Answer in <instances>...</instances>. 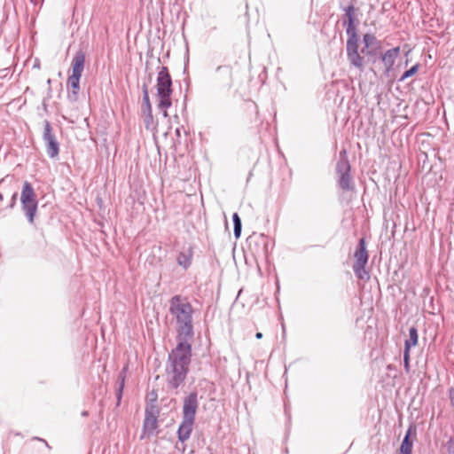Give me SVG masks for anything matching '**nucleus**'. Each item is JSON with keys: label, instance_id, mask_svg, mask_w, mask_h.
Returning <instances> with one entry per match:
<instances>
[{"label": "nucleus", "instance_id": "nucleus-1", "mask_svg": "<svg viewBox=\"0 0 454 454\" xmlns=\"http://www.w3.org/2000/svg\"><path fill=\"white\" fill-rule=\"evenodd\" d=\"M169 312L176 320V337L193 339V309L191 303L180 295H175L169 301Z\"/></svg>", "mask_w": 454, "mask_h": 454}, {"label": "nucleus", "instance_id": "nucleus-2", "mask_svg": "<svg viewBox=\"0 0 454 454\" xmlns=\"http://www.w3.org/2000/svg\"><path fill=\"white\" fill-rule=\"evenodd\" d=\"M157 96L159 98L158 109L164 117H168L167 110L172 106L171 95L172 78L167 67H161L157 74Z\"/></svg>", "mask_w": 454, "mask_h": 454}, {"label": "nucleus", "instance_id": "nucleus-3", "mask_svg": "<svg viewBox=\"0 0 454 454\" xmlns=\"http://www.w3.org/2000/svg\"><path fill=\"white\" fill-rule=\"evenodd\" d=\"M21 208L28 223L34 224L37 212L38 200L32 184L25 181L20 194Z\"/></svg>", "mask_w": 454, "mask_h": 454}, {"label": "nucleus", "instance_id": "nucleus-4", "mask_svg": "<svg viewBox=\"0 0 454 454\" xmlns=\"http://www.w3.org/2000/svg\"><path fill=\"white\" fill-rule=\"evenodd\" d=\"M176 346L168 354V360L190 366L192 360V342L193 339L176 337Z\"/></svg>", "mask_w": 454, "mask_h": 454}, {"label": "nucleus", "instance_id": "nucleus-5", "mask_svg": "<svg viewBox=\"0 0 454 454\" xmlns=\"http://www.w3.org/2000/svg\"><path fill=\"white\" fill-rule=\"evenodd\" d=\"M351 167L348 160L346 151L343 150L340 153V159L336 164V173L338 175L339 186L343 191L354 190V184L350 176Z\"/></svg>", "mask_w": 454, "mask_h": 454}, {"label": "nucleus", "instance_id": "nucleus-6", "mask_svg": "<svg viewBox=\"0 0 454 454\" xmlns=\"http://www.w3.org/2000/svg\"><path fill=\"white\" fill-rule=\"evenodd\" d=\"M189 372V366L175 362L167 361L166 375L168 384L172 388L179 387L185 380Z\"/></svg>", "mask_w": 454, "mask_h": 454}, {"label": "nucleus", "instance_id": "nucleus-7", "mask_svg": "<svg viewBox=\"0 0 454 454\" xmlns=\"http://www.w3.org/2000/svg\"><path fill=\"white\" fill-rule=\"evenodd\" d=\"M159 410L155 406L146 407L141 439L152 436L158 427Z\"/></svg>", "mask_w": 454, "mask_h": 454}, {"label": "nucleus", "instance_id": "nucleus-8", "mask_svg": "<svg viewBox=\"0 0 454 454\" xmlns=\"http://www.w3.org/2000/svg\"><path fill=\"white\" fill-rule=\"evenodd\" d=\"M44 129L43 139L46 145V153L50 158H56L59 153V144L53 132V129L49 121H44Z\"/></svg>", "mask_w": 454, "mask_h": 454}, {"label": "nucleus", "instance_id": "nucleus-9", "mask_svg": "<svg viewBox=\"0 0 454 454\" xmlns=\"http://www.w3.org/2000/svg\"><path fill=\"white\" fill-rule=\"evenodd\" d=\"M348 35L347 40V55L350 63L359 68L362 69L364 61L363 58L358 53V37L356 32H352Z\"/></svg>", "mask_w": 454, "mask_h": 454}, {"label": "nucleus", "instance_id": "nucleus-10", "mask_svg": "<svg viewBox=\"0 0 454 454\" xmlns=\"http://www.w3.org/2000/svg\"><path fill=\"white\" fill-rule=\"evenodd\" d=\"M143 121L145 124V128L147 130H153L156 127L154 122L152 105L150 102L147 87L145 85L143 89V103L141 106Z\"/></svg>", "mask_w": 454, "mask_h": 454}, {"label": "nucleus", "instance_id": "nucleus-11", "mask_svg": "<svg viewBox=\"0 0 454 454\" xmlns=\"http://www.w3.org/2000/svg\"><path fill=\"white\" fill-rule=\"evenodd\" d=\"M270 239L264 234H253L248 238L249 247L254 246V253L257 255L267 256Z\"/></svg>", "mask_w": 454, "mask_h": 454}, {"label": "nucleus", "instance_id": "nucleus-12", "mask_svg": "<svg viewBox=\"0 0 454 454\" xmlns=\"http://www.w3.org/2000/svg\"><path fill=\"white\" fill-rule=\"evenodd\" d=\"M199 402L196 392H191L184 399L183 405V419L195 421Z\"/></svg>", "mask_w": 454, "mask_h": 454}, {"label": "nucleus", "instance_id": "nucleus-13", "mask_svg": "<svg viewBox=\"0 0 454 454\" xmlns=\"http://www.w3.org/2000/svg\"><path fill=\"white\" fill-rule=\"evenodd\" d=\"M397 59V47L387 51L382 56V62L385 67V73L387 77H395L394 64Z\"/></svg>", "mask_w": 454, "mask_h": 454}, {"label": "nucleus", "instance_id": "nucleus-14", "mask_svg": "<svg viewBox=\"0 0 454 454\" xmlns=\"http://www.w3.org/2000/svg\"><path fill=\"white\" fill-rule=\"evenodd\" d=\"M417 436V429L414 426L408 428L401 446L399 447V454H411L413 442Z\"/></svg>", "mask_w": 454, "mask_h": 454}, {"label": "nucleus", "instance_id": "nucleus-15", "mask_svg": "<svg viewBox=\"0 0 454 454\" xmlns=\"http://www.w3.org/2000/svg\"><path fill=\"white\" fill-rule=\"evenodd\" d=\"M397 214L395 212L393 207H387L384 210V227L386 234L390 231L391 236L394 238L395 233V228Z\"/></svg>", "mask_w": 454, "mask_h": 454}, {"label": "nucleus", "instance_id": "nucleus-16", "mask_svg": "<svg viewBox=\"0 0 454 454\" xmlns=\"http://www.w3.org/2000/svg\"><path fill=\"white\" fill-rule=\"evenodd\" d=\"M418 343V330L416 327L411 326L409 329V339L404 342L403 362L404 366L408 368L409 363V351L411 347L416 346Z\"/></svg>", "mask_w": 454, "mask_h": 454}, {"label": "nucleus", "instance_id": "nucleus-17", "mask_svg": "<svg viewBox=\"0 0 454 454\" xmlns=\"http://www.w3.org/2000/svg\"><path fill=\"white\" fill-rule=\"evenodd\" d=\"M193 425L194 420L184 419H182V422L180 423L177 429V437L179 442L184 443V442L190 438L191 434L192 432Z\"/></svg>", "mask_w": 454, "mask_h": 454}, {"label": "nucleus", "instance_id": "nucleus-18", "mask_svg": "<svg viewBox=\"0 0 454 454\" xmlns=\"http://www.w3.org/2000/svg\"><path fill=\"white\" fill-rule=\"evenodd\" d=\"M85 64V54L82 51L75 53L72 59V74L74 76L82 77Z\"/></svg>", "mask_w": 454, "mask_h": 454}, {"label": "nucleus", "instance_id": "nucleus-19", "mask_svg": "<svg viewBox=\"0 0 454 454\" xmlns=\"http://www.w3.org/2000/svg\"><path fill=\"white\" fill-rule=\"evenodd\" d=\"M354 257L355 262L368 263L369 254L366 249V244L364 238H361L356 246Z\"/></svg>", "mask_w": 454, "mask_h": 454}, {"label": "nucleus", "instance_id": "nucleus-20", "mask_svg": "<svg viewBox=\"0 0 454 454\" xmlns=\"http://www.w3.org/2000/svg\"><path fill=\"white\" fill-rule=\"evenodd\" d=\"M80 79L81 77L74 75H70L67 79V86L72 89L71 92H69L67 96L70 101L75 102L78 99Z\"/></svg>", "mask_w": 454, "mask_h": 454}, {"label": "nucleus", "instance_id": "nucleus-21", "mask_svg": "<svg viewBox=\"0 0 454 454\" xmlns=\"http://www.w3.org/2000/svg\"><path fill=\"white\" fill-rule=\"evenodd\" d=\"M345 18H347V20H344L343 25L347 26L346 33L356 32L355 27V8L353 5H348L345 8Z\"/></svg>", "mask_w": 454, "mask_h": 454}, {"label": "nucleus", "instance_id": "nucleus-22", "mask_svg": "<svg viewBox=\"0 0 454 454\" xmlns=\"http://www.w3.org/2000/svg\"><path fill=\"white\" fill-rule=\"evenodd\" d=\"M192 257L193 251L192 247H189L186 250L182 251L178 254L176 261L179 266H181L184 270H187L192 264Z\"/></svg>", "mask_w": 454, "mask_h": 454}, {"label": "nucleus", "instance_id": "nucleus-23", "mask_svg": "<svg viewBox=\"0 0 454 454\" xmlns=\"http://www.w3.org/2000/svg\"><path fill=\"white\" fill-rule=\"evenodd\" d=\"M367 263L355 262L353 270L357 278L361 280H368L370 278L369 271L366 270Z\"/></svg>", "mask_w": 454, "mask_h": 454}, {"label": "nucleus", "instance_id": "nucleus-24", "mask_svg": "<svg viewBox=\"0 0 454 454\" xmlns=\"http://www.w3.org/2000/svg\"><path fill=\"white\" fill-rule=\"evenodd\" d=\"M125 372H126V368H123L122 371L119 373L118 380H117V388H116V399H117L116 405L117 406H119L121 404V401L122 398V393H123V388H124V385H125V378H126Z\"/></svg>", "mask_w": 454, "mask_h": 454}, {"label": "nucleus", "instance_id": "nucleus-25", "mask_svg": "<svg viewBox=\"0 0 454 454\" xmlns=\"http://www.w3.org/2000/svg\"><path fill=\"white\" fill-rule=\"evenodd\" d=\"M363 42L364 43V49L362 50V51L364 53V52H367L369 53V51H367V49L369 48H372L373 46L376 45L377 43V39L376 37L374 36V35L372 34H365L364 35V37H363Z\"/></svg>", "mask_w": 454, "mask_h": 454}, {"label": "nucleus", "instance_id": "nucleus-26", "mask_svg": "<svg viewBox=\"0 0 454 454\" xmlns=\"http://www.w3.org/2000/svg\"><path fill=\"white\" fill-rule=\"evenodd\" d=\"M216 72H222L227 78V84L229 87L232 82V69L229 66H219L216 67Z\"/></svg>", "mask_w": 454, "mask_h": 454}, {"label": "nucleus", "instance_id": "nucleus-27", "mask_svg": "<svg viewBox=\"0 0 454 454\" xmlns=\"http://www.w3.org/2000/svg\"><path fill=\"white\" fill-rule=\"evenodd\" d=\"M419 69V64L412 66L409 70L405 71L401 77H399V82L403 81L412 75H414Z\"/></svg>", "mask_w": 454, "mask_h": 454}, {"label": "nucleus", "instance_id": "nucleus-28", "mask_svg": "<svg viewBox=\"0 0 454 454\" xmlns=\"http://www.w3.org/2000/svg\"><path fill=\"white\" fill-rule=\"evenodd\" d=\"M387 379H384L383 382L386 383L387 386L389 387H395V378L397 377V373L394 370V373L390 375L389 373H387Z\"/></svg>", "mask_w": 454, "mask_h": 454}, {"label": "nucleus", "instance_id": "nucleus-29", "mask_svg": "<svg viewBox=\"0 0 454 454\" xmlns=\"http://www.w3.org/2000/svg\"><path fill=\"white\" fill-rule=\"evenodd\" d=\"M241 229H242V224L241 225H234V236L236 239H239L240 237V234H241Z\"/></svg>", "mask_w": 454, "mask_h": 454}, {"label": "nucleus", "instance_id": "nucleus-30", "mask_svg": "<svg viewBox=\"0 0 454 454\" xmlns=\"http://www.w3.org/2000/svg\"><path fill=\"white\" fill-rule=\"evenodd\" d=\"M232 221H233V225H241V220H240V217L239 216L238 213H234L233 215H232Z\"/></svg>", "mask_w": 454, "mask_h": 454}, {"label": "nucleus", "instance_id": "nucleus-31", "mask_svg": "<svg viewBox=\"0 0 454 454\" xmlns=\"http://www.w3.org/2000/svg\"><path fill=\"white\" fill-rule=\"evenodd\" d=\"M406 119H407L406 115H403V116L399 115V128L405 127L407 125Z\"/></svg>", "mask_w": 454, "mask_h": 454}, {"label": "nucleus", "instance_id": "nucleus-32", "mask_svg": "<svg viewBox=\"0 0 454 454\" xmlns=\"http://www.w3.org/2000/svg\"><path fill=\"white\" fill-rule=\"evenodd\" d=\"M17 195L18 194L16 192L12 195V203H11V206H10L11 207H12L14 206V204L16 202Z\"/></svg>", "mask_w": 454, "mask_h": 454}, {"label": "nucleus", "instance_id": "nucleus-33", "mask_svg": "<svg viewBox=\"0 0 454 454\" xmlns=\"http://www.w3.org/2000/svg\"><path fill=\"white\" fill-rule=\"evenodd\" d=\"M255 337H256V339L260 340V339H262V333H257L255 334Z\"/></svg>", "mask_w": 454, "mask_h": 454}, {"label": "nucleus", "instance_id": "nucleus-34", "mask_svg": "<svg viewBox=\"0 0 454 454\" xmlns=\"http://www.w3.org/2000/svg\"><path fill=\"white\" fill-rule=\"evenodd\" d=\"M176 135H177L178 137H180V129H176Z\"/></svg>", "mask_w": 454, "mask_h": 454}, {"label": "nucleus", "instance_id": "nucleus-35", "mask_svg": "<svg viewBox=\"0 0 454 454\" xmlns=\"http://www.w3.org/2000/svg\"><path fill=\"white\" fill-rule=\"evenodd\" d=\"M82 416H87V415H88V411H83V412L82 413Z\"/></svg>", "mask_w": 454, "mask_h": 454}, {"label": "nucleus", "instance_id": "nucleus-36", "mask_svg": "<svg viewBox=\"0 0 454 454\" xmlns=\"http://www.w3.org/2000/svg\"><path fill=\"white\" fill-rule=\"evenodd\" d=\"M396 194H397V188H395L394 191V195L395 196Z\"/></svg>", "mask_w": 454, "mask_h": 454}, {"label": "nucleus", "instance_id": "nucleus-37", "mask_svg": "<svg viewBox=\"0 0 454 454\" xmlns=\"http://www.w3.org/2000/svg\"><path fill=\"white\" fill-rule=\"evenodd\" d=\"M387 370H389V371H393L392 366H391V365H388V366H387Z\"/></svg>", "mask_w": 454, "mask_h": 454}, {"label": "nucleus", "instance_id": "nucleus-38", "mask_svg": "<svg viewBox=\"0 0 454 454\" xmlns=\"http://www.w3.org/2000/svg\"><path fill=\"white\" fill-rule=\"evenodd\" d=\"M4 200V196L2 193H0V200Z\"/></svg>", "mask_w": 454, "mask_h": 454}]
</instances>
